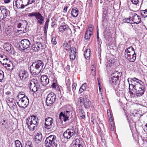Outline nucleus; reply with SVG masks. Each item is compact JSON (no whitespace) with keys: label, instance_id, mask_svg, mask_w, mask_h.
Listing matches in <instances>:
<instances>
[{"label":"nucleus","instance_id":"57","mask_svg":"<svg viewBox=\"0 0 147 147\" xmlns=\"http://www.w3.org/2000/svg\"><path fill=\"white\" fill-rule=\"evenodd\" d=\"M4 2L5 3H8L10 2V0H4Z\"/></svg>","mask_w":147,"mask_h":147},{"label":"nucleus","instance_id":"10","mask_svg":"<svg viewBox=\"0 0 147 147\" xmlns=\"http://www.w3.org/2000/svg\"><path fill=\"white\" fill-rule=\"evenodd\" d=\"M56 96L53 92L50 93L48 95L46 100V102L47 106H50L55 101Z\"/></svg>","mask_w":147,"mask_h":147},{"label":"nucleus","instance_id":"61","mask_svg":"<svg viewBox=\"0 0 147 147\" xmlns=\"http://www.w3.org/2000/svg\"><path fill=\"white\" fill-rule=\"evenodd\" d=\"M97 38L98 40V39H99V36H98V31L97 32Z\"/></svg>","mask_w":147,"mask_h":147},{"label":"nucleus","instance_id":"43","mask_svg":"<svg viewBox=\"0 0 147 147\" xmlns=\"http://www.w3.org/2000/svg\"><path fill=\"white\" fill-rule=\"evenodd\" d=\"M85 96L83 98H82V97H80L79 98H78V101L80 102V103H83V102L84 101V100L85 99Z\"/></svg>","mask_w":147,"mask_h":147},{"label":"nucleus","instance_id":"38","mask_svg":"<svg viewBox=\"0 0 147 147\" xmlns=\"http://www.w3.org/2000/svg\"><path fill=\"white\" fill-rule=\"evenodd\" d=\"M56 38L55 37H53L51 40L52 44L54 45H56L57 43V42L56 40Z\"/></svg>","mask_w":147,"mask_h":147},{"label":"nucleus","instance_id":"27","mask_svg":"<svg viewBox=\"0 0 147 147\" xmlns=\"http://www.w3.org/2000/svg\"><path fill=\"white\" fill-rule=\"evenodd\" d=\"M135 53V52L133 47L132 46H130L125 49L124 54L126 55L129 53L132 54Z\"/></svg>","mask_w":147,"mask_h":147},{"label":"nucleus","instance_id":"37","mask_svg":"<svg viewBox=\"0 0 147 147\" xmlns=\"http://www.w3.org/2000/svg\"><path fill=\"white\" fill-rule=\"evenodd\" d=\"M27 2L26 5V6L29 4H31L34 3L35 1V0H26Z\"/></svg>","mask_w":147,"mask_h":147},{"label":"nucleus","instance_id":"58","mask_svg":"<svg viewBox=\"0 0 147 147\" xmlns=\"http://www.w3.org/2000/svg\"><path fill=\"white\" fill-rule=\"evenodd\" d=\"M6 123H3L2 124V125L3 127L5 128L6 127Z\"/></svg>","mask_w":147,"mask_h":147},{"label":"nucleus","instance_id":"1","mask_svg":"<svg viewBox=\"0 0 147 147\" xmlns=\"http://www.w3.org/2000/svg\"><path fill=\"white\" fill-rule=\"evenodd\" d=\"M127 81L129 84V94H133L132 91L136 93L138 96H140L143 95L145 90V86L144 83L140 80L134 78H128Z\"/></svg>","mask_w":147,"mask_h":147},{"label":"nucleus","instance_id":"46","mask_svg":"<svg viewBox=\"0 0 147 147\" xmlns=\"http://www.w3.org/2000/svg\"><path fill=\"white\" fill-rule=\"evenodd\" d=\"M25 146H27L28 147H30V146H32L31 142H30L29 141H28L26 142V144Z\"/></svg>","mask_w":147,"mask_h":147},{"label":"nucleus","instance_id":"19","mask_svg":"<svg viewBox=\"0 0 147 147\" xmlns=\"http://www.w3.org/2000/svg\"><path fill=\"white\" fill-rule=\"evenodd\" d=\"M19 76L21 80H24L28 77V74L26 71L20 70L19 72Z\"/></svg>","mask_w":147,"mask_h":147},{"label":"nucleus","instance_id":"55","mask_svg":"<svg viewBox=\"0 0 147 147\" xmlns=\"http://www.w3.org/2000/svg\"><path fill=\"white\" fill-rule=\"evenodd\" d=\"M106 15L105 14H103L102 16V20H103V21H104V20H105L106 19Z\"/></svg>","mask_w":147,"mask_h":147},{"label":"nucleus","instance_id":"4","mask_svg":"<svg viewBox=\"0 0 147 147\" xmlns=\"http://www.w3.org/2000/svg\"><path fill=\"white\" fill-rule=\"evenodd\" d=\"M121 76V73L117 71L113 72L111 75L109 82L111 85L114 87L119 84V79Z\"/></svg>","mask_w":147,"mask_h":147},{"label":"nucleus","instance_id":"40","mask_svg":"<svg viewBox=\"0 0 147 147\" xmlns=\"http://www.w3.org/2000/svg\"><path fill=\"white\" fill-rule=\"evenodd\" d=\"M143 13H141V15L142 17L143 16L144 18H145L147 17V9H146L144 10L143 11Z\"/></svg>","mask_w":147,"mask_h":147},{"label":"nucleus","instance_id":"41","mask_svg":"<svg viewBox=\"0 0 147 147\" xmlns=\"http://www.w3.org/2000/svg\"><path fill=\"white\" fill-rule=\"evenodd\" d=\"M131 20H129L127 18H125L123 20V21L125 23H129L131 24H133L132 22H130V21Z\"/></svg>","mask_w":147,"mask_h":147},{"label":"nucleus","instance_id":"62","mask_svg":"<svg viewBox=\"0 0 147 147\" xmlns=\"http://www.w3.org/2000/svg\"><path fill=\"white\" fill-rule=\"evenodd\" d=\"M107 113H108V115H109H109H111V114L110 113V110H107Z\"/></svg>","mask_w":147,"mask_h":147},{"label":"nucleus","instance_id":"31","mask_svg":"<svg viewBox=\"0 0 147 147\" xmlns=\"http://www.w3.org/2000/svg\"><path fill=\"white\" fill-rule=\"evenodd\" d=\"M79 111H80L79 112V114L80 117L82 118H84L85 117V114L84 111L81 108L80 109Z\"/></svg>","mask_w":147,"mask_h":147},{"label":"nucleus","instance_id":"59","mask_svg":"<svg viewBox=\"0 0 147 147\" xmlns=\"http://www.w3.org/2000/svg\"><path fill=\"white\" fill-rule=\"evenodd\" d=\"M72 147H83L82 146V145H80L79 146H76V145H73V146Z\"/></svg>","mask_w":147,"mask_h":147},{"label":"nucleus","instance_id":"25","mask_svg":"<svg viewBox=\"0 0 147 147\" xmlns=\"http://www.w3.org/2000/svg\"><path fill=\"white\" fill-rule=\"evenodd\" d=\"M35 141L37 143L40 142L42 140V134L40 133H37L35 136Z\"/></svg>","mask_w":147,"mask_h":147},{"label":"nucleus","instance_id":"22","mask_svg":"<svg viewBox=\"0 0 147 147\" xmlns=\"http://www.w3.org/2000/svg\"><path fill=\"white\" fill-rule=\"evenodd\" d=\"M40 80L43 86H46L49 83V79L47 75H43L41 76Z\"/></svg>","mask_w":147,"mask_h":147},{"label":"nucleus","instance_id":"36","mask_svg":"<svg viewBox=\"0 0 147 147\" xmlns=\"http://www.w3.org/2000/svg\"><path fill=\"white\" fill-rule=\"evenodd\" d=\"M16 147H22V145L20 142L18 140H16L15 142Z\"/></svg>","mask_w":147,"mask_h":147},{"label":"nucleus","instance_id":"13","mask_svg":"<svg viewBox=\"0 0 147 147\" xmlns=\"http://www.w3.org/2000/svg\"><path fill=\"white\" fill-rule=\"evenodd\" d=\"M45 45L40 42H36L33 44L32 46V50L34 52H38L39 51H42L45 48Z\"/></svg>","mask_w":147,"mask_h":147},{"label":"nucleus","instance_id":"50","mask_svg":"<svg viewBox=\"0 0 147 147\" xmlns=\"http://www.w3.org/2000/svg\"><path fill=\"white\" fill-rule=\"evenodd\" d=\"M91 73L93 75H94L96 73L95 72V68L94 67H92V68L91 69Z\"/></svg>","mask_w":147,"mask_h":147},{"label":"nucleus","instance_id":"23","mask_svg":"<svg viewBox=\"0 0 147 147\" xmlns=\"http://www.w3.org/2000/svg\"><path fill=\"white\" fill-rule=\"evenodd\" d=\"M69 26L66 24H61L59 28V30L61 33L63 32L69 28Z\"/></svg>","mask_w":147,"mask_h":147},{"label":"nucleus","instance_id":"48","mask_svg":"<svg viewBox=\"0 0 147 147\" xmlns=\"http://www.w3.org/2000/svg\"><path fill=\"white\" fill-rule=\"evenodd\" d=\"M131 2H132V3L135 4L136 5L138 4V3L139 2L138 0H131Z\"/></svg>","mask_w":147,"mask_h":147},{"label":"nucleus","instance_id":"28","mask_svg":"<svg viewBox=\"0 0 147 147\" xmlns=\"http://www.w3.org/2000/svg\"><path fill=\"white\" fill-rule=\"evenodd\" d=\"M78 10L77 8H73L71 12V15L73 17H76L78 15Z\"/></svg>","mask_w":147,"mask_h":147},{"label":"nucleus","instance_id":"21","mask_svg":"<svg viewBox=\"0 0 147 147\" xmlns=\"http://www.w3.org/2000/svg\"><path fill=\"white\" fill-rule=\"evenodd\" d=\"M131 13L133 15L132 21H134L133 22V24H138L141 23V21L140 16L135 13Z\"/></svg>","mask_w":147,"mask_h":147},{"label":"nucleus","instance_id":"12","mask_svg":"<svg viewBox=\"0 0 147 147\" xmlns=\"http://www.w3.org/2000/svg\"><path fill=\"white\" fill-rule=\"evenodd\" d=\"M29 88L30 90L34 92H36L39 88V84L36 82L34 79H33L29 82Z\"/></svg>","mask_w":147,"mask_h":147},{"label":"nucleus","instance_id":"39","mask_svg":"<svg viewBox=\"0 0 147 147\" xmlns=\"http://www.w3.org/2000/svg\"><path fill=\"white\" fill-rule=\"evenodd\" d=\"M4 77L3 72V71L0 70V82H1L3 80Z\"/></svg>","mask_w":147,"mask_h":147},{"label":"nucleus","instance_id":"14","mask_svg":"<svg viewBox=\"0 0 147 147\" xmlns=\"http://www.w3.org/2000/svg\"><path fill=\"white\" fill-rule=\"evenodd\" d=\"M9 14L10 12L8 9L4 7H0V21L8 17Z\"/></svg>","mask_w":147,"mask_h":147},{"label":"nucleus","instance_id":"52","mask_svg":"<svg viewBox=\"0 0 147 147\" xmlns=\"http://www.w3.org/2000/svg\"><path fill=\"white\" fill-rule=\"evenodd\" d=\"M130 116H131V115H127L126 116L127 120L128 121L129 123V122L130 121Z\"/></svg>","mask_w":147,"mask_h":147},{"label":"nucleus","instance_id":"6","mask_svg":"<svg viewBox=\"0 0 147 147\" xmlns=\"http://www.w3.org/2000/svg\"><path fill=\"white\" fill-rule=\"evenodd\" d=\"M21 94L18 95V97L20 99L17 103L20 107L25 109L29 104V99L28 97L25 95H23V97H21Z\"/></svg>","mask_w":147,"mask_h":147},{"label":"nucleus","instance_id":"26","mask_svg":"<svg viewBox=\"0 0 147 147\" xmlns=\"http://www.w3.org/2000/svg\"><path fill=\"white\" fill-rule=\"evenodd\" d=\"M4 48L5 50L7 52L11 51L12 52L13 50V48L12 45L8 43L5 44L4 45Z\"/></svg>","mask_w":147,"mask_h":147},{"label":"nucleus","instance_id":"56","mask_svg":"<svg viewBox=\"0 0 147 147\" xmlns=\"http://www.w3.org/2000/svg\"><path fill=\"white\" fill-rule=\"evenodd\" d=\"M68 8V7H67V6L65 7L64 8V9H63V10H64V11L67 12V9Z\"/></svg>","mask_w":147,"mask_h":147},{"label":"nucleus","instance_id":"3","mask_svg":"<svg viewBox=\"0 0 147 147\" xmlns=\"http://www.w3.org/2000/svg\"><path fill=\"white\" fill-rule=\"evenodd\" d=\"M38 119L36 115L30 116L26 120V124L28 129L31 131H34L38 124Z\"/></svg>","mask_w":147,"mask_h":147},{"label":"nucleus","instance_id":"53","mask_svg":"<svg viewBox=\"0 0 147 147\" xmlns=\"http://www.w3.org/2000/svg\"><path fill=\"white\" fill-rule=\"evenodd\" d=\"M68 85H69V86H67V90L68 91L67 92H69L70 90V87L69 86L70 84L69 83Z\"/></svg>","mask_w":147,"mask_h":147},{"label":"nucleus","instance_id":"30","mask_svg":"<svg viewBox=\"0 0 147 147\" xmlns=\"http://www.w3.org/2000/svg\"><path fill=\"white\" fill-rule=\"evenodd\" d=\"M49 19H47L46 20V22L45 23V24L44 25V33L45 34H47V30L48 27V25L49 24Z\"/></svg>","mask_w":147,"mask_h":147},{"label":"nucleus","instance_id":"29","mask_svg":"<svg viewBox=\"0 0 147 147\" xmlns=\"http://www.w3.org/2000/svg\"><path fill=\"white\" fill-rule=\"evenodd\" d=\"M90 49H87L86 50V51L84 53V56L87 59H88L89 58L90 56Z\"/></svg>","mask_w":147,"mask_h":147},{"label":"nucleus","instance_id":"8","mask_svg":"<svg viewBox=\"0 0 147 147\" xmlns=\"http://www.w3.org/2000/svg\"><path fill=\"white\" fill-rule=\"evenodd\" d=\"M28 16L31 18L33 16L36 19L37 23L40 25L42 24L44 20V17L39 12H32L28 14Z\"/></svg>","mask_w":147,"mask_h":147},{"label":"nucleus","instance_id":"51","mask_svg":"<svg viewBox=\"0 0 147 147\" xmlns=\"http://www.w3.org/2000/svg\"><path fill=\"white\" fill-rule=\"evenodd\" d=\"M92 0H88L87 1H88V3L89 4V6L90 7H92Z\"/></svg>","mask_w":147,"mask_h":147},{"label":"nucleus","instance_id":"2","mask_svg":"<svg viewBox=\"0 0 147 147\" xmlns=\"http://www.w3.org/2000/svg\"><path fill=\"white\" fill-rule=\"evenodd\" d=\"M43 65L42 61L40 60L35 61L30 67V73L33 75H38L42 70Z\"/></svg>","mask_w":147,"mask_h":147},{"label":"nucleus","instance_id":"45","mask_svg":"<svg viewBox=\"0 0 147 147\" xmlns=\"http://www.w3.org/2000/svg\"><path fill=\"white\" fill-rule=\"evenodd\" d=\"M86 83H85L82 85L81 87L82 89H83V90H84L86 89Z\"/></svg>","mask_w":147,"mask_h":147},{"label":"nucleus","instance_id":"18","mask_svg":"<svg viewBox=\"0 0 147 147\" xmlns=\"http://www.w3.org/2000/svg\"><path fill=\"white\" fill-rule=\"evenodd\" d=\"M125 57L130 62L134 61L136 58V53H133L132 54L130 53L125 55Z\"/></svg>","mask_w":147,"mask_h":147},{"label":"nucleus","instance_id":"11","mask_svg":"<svg viewBox=\"0 0 147 147\" xmlns=\"http://www.w3.org/2000/svg\"><path fill=\"white\" fill-rule=\"evenodd\" d=\"M70 111L69 109H66L63 111L61 112L59 116L60 120L63 119L65 122L68 120L70 116Z\"/></svg>","mask_w":147,"mask_h":147},{"label":"nucleus","instance_id":"33","mask_svg":"<svg viewBox=\"0 0 147 147\" xmlns=\"http://www.w3.org/2000/svg\"><path fill=\"white\" fill-rule=\"evenodd\" d=\"M92 35V34L90 33H89L88 32L86 31L84 36V38L86 40H88L90 38L91 36Z\"/></svg>","mask_w":147,"mask_h":147},{"label":"nucleus","instance_id":"63","mask_svg":"<svg viewBox=\"0 0 147 147\" xmlns=\"http://www.w3.org/2000/svg\"><path fill=\"white\" fill-rule=\"evenodd\" d=\"M7 121L5 120V119H3V123H7Z\"/></svg>","mask_w":147,"mask_h":147},{"label":"nucleus","instance_id":"54","mask_svg":"<svg viewBox=\"0 0 147 147\" xmlns=\"http://www.w3.org/2000/svg\"><path fill=\"white\" fill-rule=\"evenodd\" d=\"M54 89H55L57 91H60V88H59V86L58 85H57L56 86V88H55Z\"/></svg>","mask_w":147,"mask_h":147},{"label":"nucleus","instance_id":"16","mask_svg":"<svg viewBox=\"0 0 147 147\" xmlns=\"http://www.w3.org/2000/svg\"><path fill=\"white\" fill-rule=\"evenodd\" d=\"M27 2L26 0H14L13 4L15 3L18 8L23 9L26 6Z\"/></svg>","mask_w":147,"mask_h":147},{"label":"nucleus","instance_id":"44","mask_svg":"<svg viewBox=\"0 0 147 147\" xmlns=\"http://www.w3.org/2000/svg\"><path fill=\"white\" fill-rule=\"evenodd\" d=\"M5 65L6 66V67H9L13 65V64L12 62L10 61L8 63H7V64Z\"/></svg>","mask_w":147,"mask_h":147},{"label":"nucleus","instance_id":"42","mask_svg":"<svg viewBox=\"0 0 147 147\" xmlns=\"http://www.w3.org/2000/svg\"><path fill=\"white\" fill-rule=\"evenodd\" d=\"M7 57L6 55H2L0 54V60L3 61Z\"/></svg>","mask_w":147,"mask_h":147},{"label":"nucleus","instance_id":"15","mask_svg":"<svg viewBox=\"0 0 147 147\" xmlns=\"http://www.w3.org/2000/svg\"><path fill=\"white\" fill-rule=\"evenodd\" d=\"M21 45L19 46V49L21 50L24 51L30 48V42L29 40L27 39L22 40L21 41Z\"/></svg>","mask_w":147,"mask_h":147},{"label":"nucleus","instance_id":"49","mask_svg":"<svg viewBox=\"0 0 147 147\" xmlns=\"http://www.w3.org/2000/svg\"><path fill=\"white\" fill-rule=\"evenodd\" d=\"M57 86V84L53 82L52 85H51V87L53 89H55L56 88V86Z\"/></svg>","mask_w":147,"mask_h":147},{"label":"nucleus","instance_id":"20","mask_svg":"<svg viewBox=\"0 0 147 147\" xmlns=\"http://www.w3.org/2000/svg\"><path fill=\"white\" fill-rule=\"evenodd\" d=\"M70 51L69 53L70 59L72 60H74L75 59L76 54V49L75 48H70Z\"/></svg>","mask_w":147,"mask_h":147},{"label":"nucleus","instance_id":"5","mask_svg":"<svg viewBox=\"0 0 147 147\" xmlns=\"http://www.w3.org/2000/svg\"><path fill=\"white\" fill-rule=\"evenodd\" d=\"M78 129L75 127L70 126L63 133V136L66 138H70L71 136H76L78 134Z\"/></svg>","mask_w":147,"mask_h":147},{"label":"nucleus","instance_id":"24","mask_svg":"<svg viewBox=\"0 0 147 147\" xmlns=\"http://www.w3.org/2000/svg\"><path fill=\"white\" fill-rule=\"evenodd\" d=\"M88 96H85V98L83 102V104L85 108H88L91 105V102L90 100L88 99Z\"/></svg>","mask_w":147,"mask_h":147},{"label":"nucleus","instance_id":"47","mask_svg":"<svg viewBox=\"0 0 147 147\" xmlns=\"http://www.w3.org/2000/svg\"><path fill=\"white\" fill-rule=\"evenodd\" d=\"M76 84L75 83H73L72 85V89L73 91L76 89Z\"/></svg>","mask_w":147,"mask_h":147},{"label":"nucleus","instance_id":"35","mask_svg":"<svg viewBox=\"0 0 147 147\" xmlns=\"http://www.w3.org/2000/svg\"><path fill=\"white\" fill-rule=\"evenodd\" d=\"M93 31V26L92 25H90L88 27V29L86 31H88L89 33L92 34Z\"/></svg>","mask_w":147,"mask_h":147},{"label":"nucleus","instance_id":"17","mask_svg":"<svg viewBox=\"0 0 147 147\" xmlns=\"http://www.w3.org/2000/svg\"><path fill=\"white\" fill-rule=\"evenodd\" d=\"M53 122V118L50 117H48L45 119V127L48 129L51 128Z\"/></svg>","mask_w":147,"mask_h":147},{"label":"nucleus","instance_id":"32","mask_svg":"<svg viewBox=\"0 0 147 147\" xmlns=\"http://www.w3.org/2000/svg\"><path fill=\"white\" fill-rule=\"evenodd\" d=\"M10 61V60L7 57L3 61H0V62L4 67H6V66H5V65L8 63Z\"/></svg>","mask_w":147,"mask_h":147},{"label":"nucleus","instance_id":"7","mask_svg":"<svg viewBox=\"0 0 147 147\" xmlns=\"http://www.w3.org/2000/svg\"><path fill=\"white\" fill-rule=\"evenodd\" d=\"M56 137L54 135L47 137L45 141L46 147H57V144L55 143Z\"/></svg>","mask_w":147,"mask_h":147},{"label":"nucleus","instance_id":"60","mask_svg":"<svg viewBox=\"0 0 147 147\" xmlns=\"http://www.w3.org/2000/svg\"><path fill=\"white\" fill-rule=\"evenodd\" d=\"M111 130L112 131H113L114 130V128L113 126L112 125H111Z\"/></svg>","mask_w":147,"mask_h":147},{"label":"nucleus","instance_id":"9","mask_svg":"<svg viewBox=\"0 0 147 147\" xmlns=\"http://www.w3.org/2000/svg\"><path fill=\"white\" fill-rule=\"evenodd\" d=\"M17 27L21 29L18 30V31H21V33H25L27 32V26L28 22L26 20L20 21L18 22Z\"/></svg>","mask_w":147,"mask_h":147},{"label":"nucleus","instance_id":"34","mask_svg":"<svg viewBox=\"0 0 147 147\" xmlns=\"http://www.w3.org/2000/svg\"><path fill=\"white\" fill-rule=\"evenodd\" d=\"M74 145H73L79 146L81 145L80 143V140L78 139H76L73 142Z\"/></svg>","mask_w":147,"mask_h":147},{"label":"nucleus","instance_id":"64","mask_svg":"<svg viewBox=\"0 0 147 147\" xmlns=\"http://www.w3.org/2000/svg\"><path fill=\"white\" fill-rule=\"evenodd\" d=\"M84 91V90H83V89H82L81 87H80L79 90V91H80L81 92Z\"/></svg>","mask_w":147,"mask_h":147}]
</instances>
